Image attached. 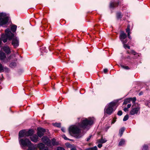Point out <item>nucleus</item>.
Instances as JSON below:
<instances>
[{"label":"nucleus","instance_id":"1","mask_svg":"<svg viewBox=\"0 0 150 150\" xmlns=\"http://www.w3.org/2000/svg\"><path fill=\"white\" fill-rule=\"evenodd\" d=\"M93 121L91 119L88 120L86 118H82L80 123L76 125L71 126L69 128V131L70 134L74 136L76 138H80L83 136L81 133V129L79 127L85 128L88 125H91Z\"/></svg>","mask_w":150,"mask_h":150},{"label":"nucleus","instance_id":"2","mask_svg":"<svg viewBox=\"0 0 150 150\" xmlns=\"http://www.w3.org/2000/svg\"><path fill=\"white\" fill-rule=\"evenodd\" d=\"M6 35L2 34L1 36V40L5 43L7 41V38L9 40H11L14 37V34L11 33L9 29H7L5 30Z\"/></svg>","mask_w":150,"mask_h":150},{"label":"nucleus","instance_id":"3","mask_svg":"<svg viewBox=\"0 0 150 150\" xmlns=\"http://www.w3.org/2000/svg\"><path fill=\"white\" fill-rule=\"evenodd\" d=\"M116 103L111 102L106 106L104 109V112L109 115H111L113 111V107L115 106Z\"/></svg>","mask_w":150,"mask_h":150},{"label":"nucleus","instance_id":"4","mask_svg":"<svg viewBox=\"0 0 150 150\" xmlns=\"http://www.w3.org/2000/svg\"><path fill=\"white\" fill-rule=\"evenodd\" d=\"M9 18L6 16L5 13H0V26L6 24L8 21Z\"/></svg>","mask_w":150,"mask_h":150},{"label":"nucleus","instance_id":"5","mask_svg":"<svg viewBox=\"0 0 150 150\" xmlns=\"http://www.w3.org/2000/svg\"><path fill=\"white\" fill-rule=\"evenodd\" d=\"M19 143L21 145L23 146H31L32 143L29 139H21L19 140Z\"/></svg>","mask_w":150,"mask_h":150},{"label":"nucleus","instance_id":"6","mask_svg":"<svg viewBox=\"0 0 150 150\" xmlns=\"http://www.w3.org/2000/svg\"><path fill=\"white\" fill-rule=\"evenodd\" d=\"M140 109V107L138 105L136 106L133 105L132 106V109L130 112L129 114L130 115H133L137 114Z\"/></svg>","mask_w":150,"mask_h":150},{"label":"nucleus","instance_id":"7","mask_svg":"<svg viewBox=\"0 0 150 150\" xmlns=\"http://www.w3.org/2000/svg\"><path fill=\"white\" fill-rule=\"evenodd\" d=\"M127 37V35L123 31H121L119 36V38L123 43H126L127 42V39L125 40Z\"/></svg>","mask_w":150,"mask_h":150},{"label":"nucleus","instance_id":"8","mask_svg":"<svg viewBox=\"0 0 150 150\" xmlns=\"http://www.w3.org/2000/svg\"><path fill=\"white\" fill-rule=\"evenodd\" d=\"M12 44L14 47H16L19 45V41L18 38L16 37H14L12 38Z\"/></svg>","mask_w":150,"mask_h":150},{"label":"nucleus","instance_id":"9","mask_svg":"<svg viewBox=\"0 0 150 150\" xmlns=\"http://www.w3.org/2000/svg\"><path fill=\"white\" fill-rule=\"evenodd\" d=\"M42 142L46 144L47 146H51V142L47 136H44L42 138Z\"/></svg>","mask_w":150,"mask_h":150},{"label":"nucleus","instance_id":"10","mask_svg":"<svg viewBox=\"0 0 150 150\" xmlns=\"http://www.w3.org/2000/svg\"><path fill=\"white\" fill-rule=\"evenodd\" d=\"M45 131V129H44L41 128H38L37 132L38 136L39 137H41L44 135Z\"/></svg>","mask_w":150,"mask_h":150},{"label":"nucleus","instance_id":"11","mask_svg":"<svg viewBox=\"0 0 150 150\" xmlns=\"http://www.w3.org/2000/svg\"><path fill=\"white\" fill-rule=\"evenodd\" d=\"M30 138L31 140L34 142H37L38 141V136L36 134L31 136Z\"/></svg>","mask_w":150,"mask_h":150},{"label":"nucleus","instance_id":"12","mask_svg":"<svg viewBox=\"0 0 150 150\" xmlns=\"http://www.w3.org/2000/svg\"><path fill=\"white\" fill-rule=\"evenodd\" d=\"M38 147L40 150H48V148H46L44 149L45 147V145L42 143H40L38 144Z\"/></svg>","mask_w":150,"mask_h":150},{"label":"nucleus","instance_id":"13","mask_svg":"<svg viewBox=\"0 0 150 150\" xmlns=\"http://www.w3.org/2000/svg\"><path fill=\"white\" fill-rule=\"evenodd\" d=\"M26 136V131L25 130H21L19 133V137L22 138Z\"/></svg>","mask_w":150,"mask_h":150},{"label":"nucleus","instance_id":"14","mask_svg":"<svg viewBox=\"0 0 150 150\" xmlns=\"http://www.w3.org/2000/svg\"><path fill=\"white\" fill-rule=\"evenodd\" d=\"M115 1L112 3H111L110 6L111 8H113L116 7L118 5L119 2L118 0H115Z\"/></svg>","mask_w":150,"mask_h":150},{"label":"nucleus","instance_id":"15","mask_svg":"<svg viewBox=\"0 0 150 150\" xmlns=\"http://www.w3.org/2000/svg\"><path fill=\"white\" fill-rule=\"evenodd\" d=\"M3 50L7 54H9L11 53V50L9 47L7 46H4L3 47Z\"/></svg>","mask_w":150,"mask_h":150},{"label":"nucleus","instance_id":"16","mask_svg":"<svg viewBox=\"0 0 150 150\" xmlns=\"http://www.w3.org/2000/svg\"><path fill=\"white\" fill-rule=\"evenodd\" d=\"M106 142L107 140L105 138H103V137H102L100 139L98 140L97 142L98 144H103Z\"/></svg>","mask_w":150,"mask_h":150},{"label":"nucleus","instance_id":"17","mask_svg":"<svg viewBox=\"0 0 150 150\" xmlns=\"http://www.w3.org/2000/svg\"><path fill=\"white\" fill-rule=\"evenodd\" d=\"M58 144V142L56 141V139H52L51 141V146L57 145Z\"/></svg>","mask_w":150,"mask_h":150},{"label":"nucleus","instance_id":"18","mask_svg":"<svg viewBox=\"0 0 150 150\" xmlns=\"http://www.w3.org/2000/svg\"><path fill=\"white\" fill-rule=\"evenodd\" d=\"M6 57V54L3 52H0V59L3 60Z\"/></svg>","mask_w":150,"mask_h":150},{"label":"nucleus","instance_id":"19","mask_svg":"<svg viewBox=\"0 0 150 150\" xmlns=\"http://www.w3.org/2000/svg\"><path fill=\"white\" fill-rule=\"evenodd\" d=\"M33 130H29L28 131H26V136H31L33 134Z\"/></svg>","mask_w":150,"mask_h":150},{"label":"nucleus","instance_id":"20","mask_svg":"<svg viewBox=\"0 0 150 150\" xmlns=\"http://www.w3.org/2000/svg\"><path fill=\"white\" fill-rule=\"evenodd\" d=\"M17 26L15 25H13L11 27V30L13 32H15L16 30Z\"/></svg>","mask_w":150,"mask_h":150},{"label":"nucleus","instance_id":"21","mask_svg":"<svg viewBox=\"0 0 150 150\" xmlns=\"http://www.w3.org/2000/svg\"><path fill=\"white\" fill-rule=\"evenodd\" d=\"M37 147L35 146H28V148L27 150H37Z\"/></svg>","mask_w":150,"mask_h":150},{"label":"nucleus","instance_id":"22","mask_svg":"<svg viewBox=\"0 0 150 150\" xmlns=\"http://www.w3.org/2000/svg\"><path fill=\"white\" fill-rule=\"evenodd\" d=\"M125 130V128L124 127H122L120 130L119 132V135H120V137L122 136V135Z\"/></svg>","mask_w":150,"mask_h":150},{"label":"nucleus","instance_id":"23","mask_svg":"<svg viewBox=\"0 0 150 150\" xmlns=\"http://www.w3.org/2000/svg\"><path fill=\"white\" fill-rule=\"evenodd\" d=\"M120 66L122 69H126V70H129L130 69V68L128 66H125L124 65H123L122 64H120Z\"/></svg>","mask_w":150,"mask_h":150},{"label":"nucleus","instance_id":"24","mask_svg":"<svg viewBox=\"0 0 150 150\" xmlns=\"http://www.w3.org/2000/svg\"><path fill=\"white\" fill-rule=\"evenodd\" d=\"M16 65V64L15 62H12L10 64L9 66L11 68H13L15 67Z\"/></svg>","mask_w":150,"mask_h":150},{"label":"nucleus","instance_id":"25","mask_svg":"<svg viewBox=\"0 0 150 150\" xmlns=\"http://www.w3.org/2000/svg\"><path fill=\"white\" fill-rule=\"evenodd\" d=\"M130 99H129V98H127L124 100L123 103V105H124V104L126 105V104H127V103H130Z\"/></svg>","mask_w":150,"mask_h":150},{"label":"nucleus","instance_id":"26","mask_svg":"<svg viewBox=\"0 0 150 150\" xmlns=\"http://www.w3.org/2000/svg\"><path fill=\"white\" fill-rule=\"evenodd\" d=\"M125 143V141L123 139H121L120 141L119 142V146H122Z\"/></svg>","mask_w":150,"mask_h":150},{"label":"nucleus","instance_id":"27","mask_svg":"<svg viewBox=\"0 0 150 150\" xmlns=\"http://www.w3.org/2000/svg\"><path fill=\"white\" fill-rule=\"evenodd\" d=\"M9 71V69L7 67H3V69L2 72H8Z\"/></svg>","mask_w":150,"mask_h":150},{"label":"nucleus","instance_id":"28","mask_svg":"<svg viewBox=\"0 0 150 150\" xmlns=\"http://www.w3.org/2000/svg\"><path fill=\"white\" fill-rule=\"evenodd\" d=\"M130 99V101H132V103H134L136 100V98L134 97L133 98H129Z\"/></svg>","mask_w":150,"mask_h":150},{"label":"nucleus","instance_id":"29","mask_svg":"<svg viewBox=\"0 0 150 150\" xmlns=\"http://www.w3.org/2000/svg\"><path fill=\"white\" fill-rule=\"evenodd\" d=\"M130 26L129 25H128L127 26V28L126 29V32L127 33H130Z\"/></svg>","mask_w":150,"mask_h":150},{"label":"nucleus","instance_id":"30","mask_svg":"<svg viewBox=\"0 0 150 150\" xmlns=\"http://www.w3.org/2000/svg\"><path fill=\"white\" fill-rule=\"evenodd\" d=\"M54 125L57 127H61V124L60 123H55L54 124Z\"/></svg>","mask_w":150,"mask_h":150},{"label":"nucleus","instance_id":"31","mask_svg":"<svg viewBox=\"0 0 150 150\" xmlns=\"http://www.w3.org/2000/svg\"><path fill=\"white\" fill-rule=\"evenodd\" d=\"M123 47L125 48H127L128 49H130V47L128 45H127L125 44V43H123Z\"/></svg>","mask_w":150,"mask_h":150},{"label":"nucleus","instance_id":"32","mask_svg":"<svg viewBox=\"0 0 150 150\" xmlns=\"http://www.w3.org/2000/svg\"><path fill=\"white\" fill-rule=\"evenodd\" d=\"M128 115H126L123 118V121H125L127 120L128 119Z\"/></svg>","mask_w":150,"mask_h":150},{"label":"nucleus","instance_id":"33","mask_svg":"<svg viewBox=\"0 0 150 150\" xmlns=\"http://www.w3.org/2000/svg\"><path fill=\"white\" fill-rule=\"evenodd\" d=\"M145 104L146 105L150 107V102L148 100L146 101Z\"/></svg>","mask_w":150,"mask_h":150},{"label":"nucleus","instance_id":"34","mask_svg":"<svg viewBox=\"0 0 150 150\" xmlns=\"http://www.w3.org/2000/svg\"><path fill=\"white\" fill-rule=\"evenodd\" d=\"M130 53L134 55H136L137 54V53L133 50H131Z\"/></svg>","mask_w":150,"mask_h":150},{"label":"nucleus","instance_id":"35","mask_svg":"<svg viewBox=\"0 0 150 150\" xmlns=\"http://www.w3.org/2000/svg\"><path fill=\"white\" fill-rule=\"evenodd\" d=\"M148 149V146L146 145H144V146H143L142 150H147Z\"/></svg>","mask_w":150,"mask_h":150},{"label":"nucleus","instance_id":"36","mask_svg":"<svg viewBox=\"0 0 150 150\" xmlns=\"http://www.w3.org/2000/svg\"><path fill=\"white\" fill-rule=\"evenodd\" d=\"M117 16L118 18H120L122 17V16L120 13H118L117 14Z\"/></svg>","mask_w":150,"mask_h":150},{"label":"nucleus","instance_id":"37","mask_svg":"<svg viewBox=\"0 0 150 150\" xmlns=\"http://www.w3.org/2000/svg\"><path fill=\"white\" fill-rule=\"evenodd\" d=\"M122 112L121 110L119 111L117 113V115L119 116L121 115H122Z\"/></svg>","mask_w":150,"mask_h":150},{"label":"nucleus","instance_id":"38","mask_svg":"<svg viewBox=\"0 0 150 150\" xmlns=\"http://www.w3.org/2000/svg\"><path fill=\"white\" fill-rule=\"evenodd\" d=\"M3 69V67L2 65L0 63V72H2Z\"/></svg>","mask_w":150,"mask_h":150},{"label":"nucleus","instance_id":"39","mask_svg":"<svg viewBox=\"0 0 150 150\" xmlns=\"http://www.w3.org/2000/svg\"><path fill=\"white\" fill-rule=\"evenodd\" d=\"M62 137L65 140H69V139H68L67 137H66V136L64 134V135H62Z\"/></svg>","mask_w":150,"mask_h":150},{"label":"nucleus","instance_id":"40","mask_svg":"<svg viewBox=\"0 0 150 150\" xmlns=\"http://www.w3.org/2000/svg\"><path fill=\"white\" fill-rule=\"evenodd\" d=\"M92 136V135H90L89 136V137H88L87 139H86V141L87 142L89 141L90 139H91V137Z\"/></svg>","mask_w":150,"mask_h":150},{"label":"nucleus","instance_id":"41","mask_svg":"<svg viewBox=\"0 0 150 150\" xmlns=\"http://www.w3.org/2000/svg\"><path fill=\"white\" fill-rule=\"evenodd\" d=\"M57 150H64V149L63 148L59 147L57 148Z\"/></svg>","mask_w":150,"mask_h":150},{"label":"nucleus","instance_id":"42","mask_svg":"<svg viewBox=\"0 0 150 150\" xmlns=\"http://www.w3.org/2000/svg\"><path fill=\"white\" fill-rule=\"evenodd\" d=\"M3 79V76H0V83L1 81H2Z\"/></svg>","mask_w":150,"mask_h":150},{"label":"nucleus","instance_id":"43","mask_svg":"<svg viewBox=\"0 0 150 150\" xmlns=\"http://www.w3.org/2000/svg\"><path fill=\"white\" fill-rule=\"evenodd\" d=\"M49 77L50 79H53L55 78L54 76H49Z\"/></svg>","mask_w":150,"mask_h":150},{"label":"nucleus","instance_id":"44","mask_svg":"<svg viewBox=\"0 0 150 150\" xmlns=\"http://www.w3.org/2000/svg\"><path fill=\"white\" fill-rule=\"evenodd\" d=\"M102 144H98V146L99 148H101L102 147Z\"/></svg>","mask_w":150,"mask_h":150},{"label":"nucleus","instance_id":"45","mask_svg":"<svg viewBox=\"0 0 150 150\" xmlns=\"http://www.w3.org/2000/svg\"><path fill=\"white\" fill-rule=\"evenodd\" d=\"M108 71V69H105L103 70V72L105 73H106Z\"/></svg>","mask_w":150,"mask_h":150},{"label":"nucleus","instance_id":"46","mask_svg":"<svg viewBox=\"0 0 150 150\" xmlns=\"http://www.w3.org/2000/svg\"><path fill=\"white\" fill-rule=\"evenodd\" d=\"M116 119V118H115L113 119V120L112 122V123L113 124L115 122V121H116L115 120Z\"/></svg>","mask_w":150,"mask_h":150},{"label":"nucleus","instance_id":"47","mask_svg":"<svg viewBox=\"0 0 150 150\" xmlns=\"http://www.w3.org/2000/svg\"><path fill=\"white\" fill-rule=\"evenodd\" d=\"M76 148L75 147H71V150H76Z\"/></svg>","mask_w":150,"mask_h":150},{"label":"nucleus","instance_id":"48","mask_svg":"<svg viewBox=\"0 0 150 150\" xmlns=\"http://www.w3.org/2000/svg\"><path fill=\"white\" fill-rule=\"evenodd\" d=\"M130 33H127V36H128V38L129 39H131V36H130Z\"/></svg>","mask_w":150,"mask_h":150},{"label":"nucleus","instance_id":"49","mask_svg":"<svg viewBox=\"0 0 150 150\" xmlns=\"http://www.w3.org/2000/svg\"><path fill=\"white\" fill-rule=\"evenodd\" d=\"M93 147V150H97V147L96 146H94Z\"/></svg>","mask_w":150,"mask_h":150},{"label":"nucleus","instance_id":"50","mask_svg":"<svg viewBox=\"0 0 150 150\" xmlns=\"http://www.w3.org/2000/svg\"><path fill=\"white\" fill-rule=\"evenodd\" d=\"M61 130L63 132H65V129L64 128L62 127L61 128Z\"/></svg>","mask_w":150,"mask_h":150},{"label":"nucleus","instance_id":"51","mask_svg":"<svg viewBox=\"0 0 150 150\" xmlns=\"http://www.w3.org/2000/svg\"><path fill=\"white\" fill-rule=\"evenodd\" d=\"M131 104H128L127 105V108L128 109L130 108L131 106Z\"/></svg>","mask_w":150,"mask_h":150},{"label":"nucleus","instance_id":"52","mask_svg":"<svg viewBox=\"0 0 150 150\" xmlns=\"http://www.w3.org/2000/svg\"><path fill=\"white\" fill-rule=\"evenodd\" d=\"M124 110L126 112V111H128V108H125L124 109Z\"/></svg>","mask_w":150,"mask_h":150},{"label":"nucleus","instance_id":"53","mask_svg":"<svg viewBox=\"0 0 150 150\" xmlns=\"http://www.w3.org/2000/svg\"><path fill=\"white\" fill-rule=\"evenodd\" d=\"M86 150H91V148H89L86 149Z\"/></svg>","mask_w":150,"mask_h":150},{"label":"nucleus","instance_id":"54","mask_svg":"<svg viewBox=\"0 0 150 150\" xmlns=\"http://www.w3.org/2000/svg\"><path fill=\"white\" fill-rule=\"evenodd\" d=\"M127 54H129L130 53V52H129V51L128 50V51H127Z\"/></svg>","mask_w":150,"mask_h":150},{"label":"nucleus","instance_id":"55","mask_svg":"<svg viewBox=\"0 0 150 150\" xmlns=\"http://www.w3.org/2000/svg\"><path fill=\"white\" fill-rule=\"evenodd\" d=\"M127 59H129L130 58V57L129 56H128L127 57Z\"/></svg>","mask_w":150,"mask_h":150},{"label":"nucleus","instance_id":"56","mask_svg":"<svg viewBox=\"0 0 150 150\" xmlns=\"http://www.w3.org/2000/svg\"><path fill=\"white\" fill-rule=\"evenodd\" d=\"M91 150H93V147H91Z\"/></svg>","mask_w":150,"mask_h":150},{"label":"nucleus","instance_id":"57","mask_svg":"<svg viewBox=\"0 0 150 150\" xmlns=\"http://www.w3.org/2000/svg\"><path fill=\"white\" fill-rule=\"evenodd\" d=\"M68 74V73H67L66 74Z\"/></svg>","mask_w":150,"mask_h":150}]
</instances>
